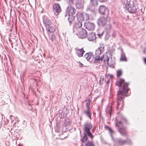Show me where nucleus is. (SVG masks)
Here are the masks:
<instances>
[{
	"instance_id": "40",
	"label": "nucleus",
	"mask_w": 146,
	"mask_h": 146,
	"mask_svg": "<svg viewBox=\"0 0 146 146\" xmlns=\"http://www.w3.org/2000/svg\"><path fill=\"white\" fill-rule=\"evenodd\" d=\"M143 53L146 54V48L144 49L143 51Z\"/></svg>"
},
{
	"instance_id": "16",
	"label": "nucleus",
	"mask_w": 146,
	"mask_h": 146,
	"mask_svg": "<svg viewBox=\"0 0 146 146\" xmlns=\"http://www.w3.org/2000/svg\"><path fill=\"white\" fill-rule=\"evenodd\" d=\"M91 3L93 5V6L89 8L92 11L94 12L95 11V7L98 5V0H90Z\"/></svg>"
},
{
	"instance_id": "39",
	"label": "nucleus",
	"mask_w": 146,
	"mask_h": 146,
	"mask_svg": "<svg viewBox=\"0 0 146 146\" xmlns=\"http://www.w3.org/2000/svg\"><path fill=\"white\" fill-rule=\"evenodd\" d=\"M100 2H104L106 0H98Z\"/></svg>"
},
{
	"instance_id": "25",
	"label": "nucleus",
	"mask_w": 146,
	"mask_h": 146,
	"mask_svg": "<svg viewBox=\"0 0 146 146\" xmlns=\"http://www.w3.org/2000/svg\"><path fill=\"white\" fill-rule=\"evenodd\" d=\"M46 30L50 33H53L55 31V29L52 27H49L46 28Z\"/></svg>"
},
{
	"instance_id": "14",
	"label": "nucleus",
	"mask_w": 146,
	"mask_h": 146,
	"mask_svg": "<svg viewBox=\"0 0 146 146\" xmlns=\"http://www.w3.org/2000/svg\"><path fill=\"white\" fill-rule=\"evenodd\" d=\"M92 127V125L91 122H85L84 126V130L85 132L90 131Z\"/></svg>"
},
{
	"instance_id": "20",
	"label": "nucleus",
	"mask_w": 146,
	"mask_h": 146,
	"mask_svg": "<svg viewBox=\"0 0 146 146\" xmlns=\"http://www.w3.org/2000/svg\"><path fill=\"white\" fill-rule=\"evenodd\" d=\"M76 8L79 9H82L83 7V3L80 1H78L76 2Z\"/></svg>"
},
{
	"instance_id": "35",
	"label": "nucleus",
	"mask_w": 146,
	"mask_h": 146,
	"mask_svg": "<svg viewBox=\"0 0 146 146\" xmlns=\"http://www.w3.org/2000/svg\"><path fill=\"white\" fill-rule=\"evenodd\" d=\"M104 76H102L100 77V82L102 81V82H103V81H104Z\"/></svg>"
},
{
	"instance_id": "10",
	"label": "nucleus",
	"mask_w": 146,
	"mask_h": 146,
	"mask_svg": "<svg viewBox=\"0 0 146 146\" xmlns=\"http://www.w3.org/2000/svg\"><path fill=\"white\" fill-rule=\"evenodd\" d=\"M53 7L54 14L56 15H58L61 11L60 5L58 4H54Z\"/></svg>"
},
{
	"instance_id": "37",
	"label": "nucleus",
	"mask_w": 146,
	"mask_h": 146,
	"mask_svg": "<svg viewBox=\"0 0 146 146\" xmlns=\"http://www.w3.org/2000/svg\"><path fill=\"white\" fill-rule=\"evenodd\" d=\"M10 118L12 120H13L15 119V117L12 115H11L10 116Z\"/></svg>"
},
{
	"instance_id": "32",
	"label": "nucleus",
	"mask_w": 146,
	"mask_h": 146,
	"mask_svg": "<svg viewBox=\"0 0 146 146\" xmlns=\"http://www.w3.org/2000/svg\"><path fill=\"white\" fill-rule=\"evenodd\" d=\"M122 71L121 70H118L117 72V76L118 77H119L122 74Z\"/></svg>"
},
{
	"instance_id": "4",
	"label": "nucleus",
	"mask_w": 146,
	"mask_h": 146,
	"mask_svg": "<svg viewBox=\"0 0 146 146\" xmlns=\"http://www.w3.org/2000/svg\"><path fill=\"white\" fill-rule=\"evenodd\" d=\"M108 20L109 21L110 20V18L109 16V14L108 13L106 16L100 17L98 19L97 23L100 26H104L106 25Z\"/></svg>"
},
{
	"instance_id": "28",
	"label": "nucleus",
	"mask_w": 146,
	"mask_h": 146,
	"mask_svg": "<svg viewBox=\"0 0 146 146\" xmlns=\"http://www.w3.org/2000/svg\"><path fill=\"white\" fill-rule=\"evenodd\" d=\"M89 19V14L85 13L83 14V17L82 18V20H88Z\"/></svg>"
},
{
	"instance_id": "15",
	"label": "nucleus",
	"mask_w": 146,
	"mask_h": 146,
	"mask_svg": "<svg viewBox=\"0 0 146 146\" xmlns=\"http://www.w3.org/2000/svg\"><path fill=\"white\" fill-rule=\"evenodd\" d=\"M105 47L103 45H101L98 48L96 49L95 51V55H100L104 52Z\"/></svg>"
},
{
	"instance_id": "3",
	"label": "nucleus",
	"mask_w": 146,
	"mask_h": 146,
	"mask_svg": "<svg viewBox=\"0 0 146 146\" xmlns=\"http://www.w3.org/2000/svg\"><path fill=\"white\" fill-rule=\"evenodd\" d=\"M123 7L130 13H135L137 12V8L133 0L130 1L129 4H125Z\"/></svg>"
},
{
	"instance_id": "19",
	"label": "nucleus",
	"mask_w": 146,
	"mask_h": 146,
	"mask_svg": "<svg viewBox=\"0 0 146 146\" xmlns=\"http://www.w3.org/2000/svg\"><path fill=\"white\" fill-rule=\"evenodd\" d=\"M83 113L85 114L90 119H91V110L90 108H88L86 110L84 111Z\"/></svg>"
},
{
	"instance_id": "1",
	"label": "nucleus",
	"mask_w": 146,
	"mask_h": 146,
	"mask_svg": "<svg viewBox=\"0 0 146 146\" xmlns=\"http://www.w3.org/2000/svg\"><path fill=\"white\" fill-rule=\"evenodd\" d=\"M116 85L119 87V90L117 93V105L116 109L118 110L119 108L121 107V109L122 110L124 105L123 99L125 96H128L126 94L129 90L128 87L129 83H125L124 79H121L118 82L116 83Z\"/></svg>"
},
{
	"instance_id": "31",
	"label": "nucleus",
	"mask_w": 146,
	"mask_h": 146,
	"mask_svg": "<svg viewBox=\"0 0 146 146\" xmlns=\"http://www.w3.org/2000/svg\"><path fill=\"white\" fill-rule=\"evenodd\" d=\"M86 106L87 107V108L88 109L89 108H90V100L89 99H88L86 101Z\"/></svg>"
},
{
	"instance_id": "8",
	"label": "nucleus",
	"mask_w": 146,
	"mask_h": 146,
	"mask_svg": "<svg viewBox=\"0 0 146 146\" xmlns=\"http://www.w3.org/2000/svg\"><path fill=\"white\" fill-rule=\"evenodd\" d=\"M104 62H107V64L109 66L112 68H114L115 65V62L114 60H112L111 58L110 61L109 60V58L108 56H105V59H104Z\"/></svg>"
},
{
	"instance_id": "26",
	"label": "nucleus",
	"mask_w": 146,
	"mask_h": 146,
	"mask_svg": "<svg viewBox=\"0 0 146 146\" xmlns=\"http://www.w3.org/2000/svg\"><path fill=\"white\" fill-rule=\"evenodd\" d=\"M96 37L95 35L92 34L88 38V39L90 41H93L96 39Z\"/></svg>"
},
{
	"instance_id": "22",
	"label": "nucleus",
	"mask_w": 146,
	"mask_h": 146,
	"mask_svg": "<svg viewBox=\"0 0 146 146\" xmlns=\"http://www.w3.org/2000/svg\"><path fill=\"white\" fill-rule=\"evenodd\" d=\"M82 23L80 21H78L74 25V27L76 28H78L80 30V28L82 27Z\"/></svg>"
},
{
	"instance_id": "34",
	"label": "nucleus",
	"mask_w": 146,
	"mask_h": 146,
	"mask_svg": "<svg viewBox=\"0 0 146 146\" xmlns=\"http://www.w3.org/2000/svg\"><path fill=\"white\" fill-rule=\"evenodd\" d=\"M122 2H123V5H124L125 4H126V3L127 2V0H121Z\"/></svg>"
},
{
	"instance_id": "24",
	"label": "nucleus",
	"mask_w": 146,
	"mask_h": 146,
	"mask_svg": "<svg viewBox=\"0 0 146 146\" xmlns=\"http://www.w3.org/2000/svg\"><path fill=\"white\" fill-rule=\"evenodd\" d=\"M120 60L121 61H127L126 58L124 53H122L121 54V56L120 58Z\"/></svg>"
},
{
	"instance_id": "23",
	"label": "nucleus",
	"mask_w": 146,
	"mask_h": 146,
	"mask_svg": "<svg viewBox=\"0 0 146 146\" xmlns=\"http://www.w3.org/2000/svg\"><path fill=\"white\" fill-rule=\"evenodd\" d=\"M94 58L95 60H94V63L102 61L103 60L102 58H100V55H96L95 57Z\"/></svg>"
},
{
	"instance_id": "2",
	"label": "nucleus",
	"mask_w": 146,
	"mask_h": 146,
	"mask_svg": "<svg viewBox=\"0 0 146 146\" xmlns=\"http://www.w3.org/2000/svg\"><path fill=\"white\" fill-rule=\"evenodd\" d=\"M76 12L75 9L72 6H68L67 7L64 16L66 18H68L70 25L74 21L75 18L74 15Z\"/></svg>"
},
{
	"instance_id": "5",
	"label": "nucleus",
	"mask_w": 146,
	"mask_h": 146,
	"mask_svg": "<svg viewBox=\"0 0 146 146\" xmlns=\"http://www.w3.org/2000/svg\"><path fill=\"white\" fill-rule=\"evenodd\" d=\"M126 139L125 140L122 139L121 138H119L117 139L116 142L119 145H123L126 144H131L132 141L131 139L128 137H126Z\"/></svg>"
},
{
	"instance_id": "33",
	"label": "nucleus",
	"mask_w": 146,
	"mask_h": 146,
	"mask_svg": "<svg viewBox=\"0 0 146 146\" xmlns=\"http://www.w3.org/2000/svg\"><path fill=\"white\" fill-rule=\"evenodd\" d=\"M111 28V25L109 24L108 25H107V27H106V29L108 31H109L110 30V29Z\"/></svg>"
},
{
	"instance_id": "21",
	"label": "nucleus",
	"mask_w": 146,
	"mask_h": 146,
	"mask_svg": "<svg viewBox=\"0 0 146 146\" xmlns=\"http://www.w3.org/2000/svg\"><path fill=\"white\" fill-rule=\"evenodd\" d=\"M92 56V53L90 52L86 53L84 56V57L85 58L87 61H89L90 59L91 58Z\"/></svg>"
},
{
	"instance_id": "27",
	"label": "nucleus",
	"mask_w": 146,
	"mask_h": 146,
	"mask_svg": "<svg viewBox=\"0 0 146 146\" xmlns=\"http://www.w3.org/2000/svg\"><path fill=\"white\" fill-rule=\"evenodd\" d=\"M106 127L109 131L111 137H112L113 135L115 133L114 131L112 130V129L111 127L106 126Z\"/></svg>"
},
{
	"instance_id": "7",
	"label": "nucleus",
	"mask_w": 146,
	"mask_h": 146,
	"mask_svg": "<svg viewBox=\"0 0 146 146\" xmlns=\"http://www.w3.org/2000/svg\"><path fill=\"white\" fill-rule=\"evenodd\" d=\"M79 33H77L79 37L81 38H86L87 35V33L86 31L84 29H80L78 30Z\"/></svg>"
},
{
	"instance_id": "11",
	"label": "nucleus",
	"mask_w": 146,
	"mask_h": 146,
	"mask_svg": "<svg viewBox=\"0 0 146 146\" xmlns=\"http://www.w3.org/2000/svg\"><path fill=\"white\" fill-rule=\"evenodd\" d=\"M127 121L125 118L122 116L120 121L116 122L115 125L118 127H121L123 126V124H127Z\"/></svg>"
},
{
	"instance_id": "42",
	"label": "nucleus",
	"mask_w": 146,
	"mask_h": 146,
	"mask_svg": "<svg viewBox=\"0 0 146 146\" xmlns=\"http://www.w3.org/2000/svg\"><path fill=\"white\" fill-rule=\"evenodd\" d=\"M95 129H93L92 130V131L93 132H95Z\"/></svg>"
},
{
	"instance_id": "38",
	"label": "nucleus",
	"mask_w": 146,
	"mask_h": 146,
	"mask_svg": "<svg viewBox=\"0 0 146 146\" xmlns=\"http://www.w3.org/2000/svg\"><path fill=\"white\" fill-rule=\"evenodd\" d=\"M109 114L111 115V107H109Z\"/></svg>"
},
{
	"instance_id": "29",
	"label": "nucleus",
	"mask_w": 146,
	"mask_h": 146,
	"mask_svg": "<svg viewBox=\"0 0 146 146\" xmlns=\"http://www.w3.org/2000/svg\"><path fill=\"white\" fill-rule=\"evenodd\" d=\"M86 146H95L93 141H88L85 144Z\"/></svg>"
},
{
	"instance_id": "17",
	"label": "nucleus",
	"mask_w": 146,
	"mask_h": 146,
	"mask_svg": "<svg viewBox=\"0 0 146 146\" xmlns=\"http://www.w3.org/2000/svg\"><path fill=\"white\" fill-rule=\"evenodd\" d=\"M76 53L79 57H81L83 56L84 53L85 52L83 48L81 49L75 48Z\"/></svg>"
},
{
	"instance_id": "43",
	"label": "nucleus",
	"mask_w": 146,
	"mask_h": 146,
	"mask_svg": "<svg viewBox=\"0 0 146 146\" xmlns=\"http://www.w3.org/2000/svg\"><path fill=\"white\" fill-rule=\"evenodd\" d=\"M109 82V81H108L107 82V83H108Z\"/></svg>"
},
{
	"instance_id": "6",
	"label": "nucleus",
	"mask_w": 146,
	"mask_h": 146,
	"mask_svg": "<svg viewBox=\"0 0 146 146\" xmlns=\"http://www.w3.org/2000/svg\"><path fill=\"white\" fill-rule=\"evenodd\" d=\"M84 136L81 139L82 142H85L88 139V136L92 140L94 138V136L92 135L90 131L86 132H84Z\"/></svg>"
},
{
	"instance_id": "13",
	"label": "nucleus",
	"mask_w": 146,
	"mask_h": 146,
	"mask_svg": "<svg viewBox=\"0 0 146 146\" xmlns=\"http://www.w3.org/2000/svg\"><path fill=\"white\" fill-rule=\"evenodd\" d=\"M99 11L101 15H105L106 14V15L107 13H108L107 9L106 7L104 5L100 6L99 9Z\"/></svg>"
},
{
	"instance_id": "36",
	"label": "nucleus",
	"mask_w": 146,
	"mask_h": 146,
	"mask_svg": "<svg viewBox=\"0 0 146 146\" xmlns=\"http://www.w3.org/2000/svg\"><path fill=\"white\" fill-rule=\"evenodd\" d=\"M78 63L79 64V66L80 67H82L83 66V64H82L80 62H78Z\"/></svg>"
},
{
	"instance_id": "12",
	"label": "nucleus",
	"mask_w": 146,
	"mask_h": 146,
	"mask_svg": "<svg viewBox=\"0 0 146 146\" xmlns=\"http://www.w3.org/2000/svg\"><path fill=\"white\" fill-rule=\"evenodd\" d=\"M118 131L122 136L128 137L127 129L125 127H123V126L119 127Z\"/></svg>"
},
{
	"instance_id": "30",
	"label": "nucleus",
	"mask_w": 146,
	"mask_h": 146,
	"mask_svg": "<svg viewBox=\"0 0 146 146\" xmlns=\"http://www.w3.org/2000/svg\"><path fill=\"white\" fill-rule=\"evenodd\" d=\"M74 0H67V2L69 6H71L74 3Z\"/></svg>"
},
{
	"instance_id": "18",
	"label": "nucleus",
	"mask_w": 146,
	"mask_h": 146,
	"mask_svg": "<svg viewBox=\"0 0 146 146\" xmlns=\"http://www.w3.org/2000/svg\"><path fill=\"white\" fill-rule=\"evenodd\" d=\"M43 21L44 24L46 27L49 26L52 24L51 21L48 17H44L43 18Z\"/></svg>"
},
{
	"instance_id": "9",
	"label": "nucleus",
	"mask_w": 146,
	"mask_h": 146,
	"mask_svg": "<svg viewBox=\"0 0 146 146\" xmlns=\"http://www.w3.org/2000/svg\"><path fill=\"white\" fill-rule=\"evenodd\" d=\"M85 28L89 31H92L94 29L95 27L94 24L91 22H87L84 24Z\"/></svg>"
},
{
	"instance_id": "41",
	"label": "nucleus",
	"mask_w": 146,
	"mask_h": 146,
	"mask_svg": "<svg viewBox=\"0 0 146 146\" xmlns=\"http://www.w3.org/2000/svg\"><path fill=\"white\" fill-rule=\"evenodd\" d=\"M144 62L146 64V58H144Z\"/></svg>"
},
{
	"instance_id": "44",
	"label": "nucleus",
	"mask_w": 146,
	"mask_h": 146,
	"mask_svg": "<svg viewBox=\"0 0 146 146\" xmlns=\"http://www.w3.org/2000/svg\"><path fill=\"white\" fill-rule=\"evenodd\" d=\"M52 41L53 40V39H52Z\"/></svg>"
}]
</instances>
